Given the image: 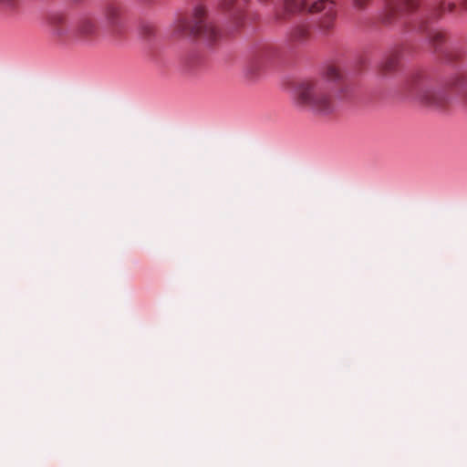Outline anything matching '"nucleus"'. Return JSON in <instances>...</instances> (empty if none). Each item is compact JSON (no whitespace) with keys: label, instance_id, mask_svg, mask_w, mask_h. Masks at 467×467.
<instances>
[{"label":"nucleus","instance_id":"8","mask_svg":"<svg viewBox=\"0 0 467 467\" xmlns=\"http://www.w3.org/2000/svg\"><path fill=\"white\" fill-rule=\"evenodd\" d=\"M104 16L107 25L114 29L120 25L121 22V9L117 4H109L104 9Z\"/></svg>","mask_w":467,"mask_h":467},{"label":"nucleus","instance_id":"11","mask_svg":"<svg viewBox=\"0 0 467 467\" xmlns=\"http://www.w3.org/2000/svg\"><path fill=\"white\" fill-rule=\"evenodd\" d=\"M308 32L307 26L299 25L293 29L291 36L295 40H303L308 36Z\"/></svg>","mask_w":467,"mask_h":467},{"label":"nucleus","instance_id":"12","mask_svg":"<svg viewBox=\"0 0 467 467\" xmlns=\"http://www.w3.org/2000/svg\"><path fill=\"white\" fill-rule=\"evenodd\" d=\"M327 77L329 79H337L340 77L339 70L336 67H329L327 69Z\"/></svg>","mask_w":467,"mask_h":467},{"label":"nucleus","instance_id":"4","mask_svg":"<svg viewBox=\"0 0 467 467\" xmlns=\"http://www.w3.org/2000/svg\"><path fill=\"white\" fill-rule=\"evenodd\" d=\"M451 88V84L433 87L427 83H419L411 88L410 94L424 105L442 107L449 100Z\"/></svg>","mask_w":467,"mask_h":467},{"label":"nucleus","instance_id":"6","mask_svg":"<svg viewBox=\"0 0 467 467\" xmlns=\"http://www.w3.org/2000/svg\"><path fill=\"white\" fill-rule=\"evenodd\" d=\"M417 5V0H388L384 21L386 23H392L396 19L413 11Z\"/></svg>","mask_w":467,"mask_h":467},{"label":"nucleus","instance_id":"5","mask_svg":"<svg viewBox=\"0 0 467 467\" xmlns=\"http://www.w3.org/2000/svg\"><path fill=\"white\" fill-rule=\"evenodd\" d=\"M48 32L53 38L60 41L73 40V24L63 15L55 14L47 18Z\"/></svg>","mask_w":467,"mask_h":467},{"label":"nucleus","instance_id":"16","mask_svg":"<svg viewBox=\"0 0 467 467\" xmlns=\"http://www.w3.org/2000/svg\"><path fill=\"white\" fill-rule=\"evenodd\" d=\"M447 6H448L449 11H451H451H453V10H454V8H455V4H453V3H449V4L447 5Z\"/></svg>","mask_w":467,"mask_h":467},{"label":"nucleus","instance_id":"14","mask_svg":"<svg viewBox=\"0 0 467 467\" xmlns=\"http://www.w3.org/2000/svg\"><path fill=\"white\" fill-rule=\"evenodd\" d=\"M430 37L434 45H438L440 42L443 40L444 36L441 32L435 31L431 34Z\"/></svg>","mask_w":467,"mask_h":467},{"label":"nucleus","instance_id":"9","mask_svg":"<svg viewBox=\"0 0 467 467\" xmlns=\"http://www.w3.org/2000/svg\"><path fill=\"white\" fill-rule=\"evenodd\" d=\"M400 57V52L399 50L389 53L381 63L380 68L382 72L389 73L395 70L398 67Z\"/></svg>","mask_w":467,"mask_h":467},{"label":"nucleus","instance_id":"7","mask_svg":"<svg viewBox=\"0 0 467 467\" xmlns=\"http://www.w3.org/2000/svg\"><path fill=\"white\" fill-rule=\"evenodd\" d=\"M98 32L96 22L91 17H81L73 23V40L90 41Z\"/></svg>","mask_w":467,"mask_h":467},{"label":"nucleus","instance_id":"17","mask_svg":"<svg viewBox=\"0 0 467 467\" xmlns=\"http://www.w3.org/2000/svg\"><path fill=\"white\" fill-rule=\"evenodd\" d=\"M462 6L463 9L467 10V0H462Z\"/></svg>","mask_w":467,"mask_h":467},{"label":"nucleus","instance_id":"10","mask_svg":"<svg viewBox=\"0 0 467 467\" xmlns=\"http://www.w3.org/2000/svg\"><path fill=\"white\" fill-rule=\"evenodd\" d=\"M221 6L223 9H232L234 19H239L242 13L243 5L241 2L237 0H221Z\"/></svg>","mask_w":467,"mask_h":467},{"label":"nucleus","instance_id":"3","mask_svg":"<svg viewBox=\"0 0 467 467\" xmlns=\"http://www.w3.org/2000/svg\"><path fill=\"white\" fill-rule=\"evenodd\" d=\"M285 12L292 14L301 10L322 14L320 25L324 29H330L337 17V7L333 0H316L307 4L306 0H285Z\"/></svg>","mask_w":467,"mask_h":467},{"label":"nucleus","instance_id":"15","mask_svg":"<svg viewBox=\"0 0 467 467\" xmlns=\"http://www.w3.org/2000/svg\"><path fill=\"white\" fill-rule=\"evenodd\" d=\"M369 0H353L354 6L359 10L365 9Z\"/></svg>","mask_w":467,"mask_h":467},{"label":"nucleus","instance_id":"18","mask_svg":"<svg viewBox=\"0 0 467 467\" xmlns=\"http://www.w3.org/2000/svg\"><path fill=\"white\" fill-rule=\"evenodd\" d=\"M259 1H260V2H262V3H265V2H266L267 0H259Z\"/></svg>","mask_w":467,"mask_h":467},{"label":"nucleus","instance_id":"2","mask_svg":"<svg viewBox=\"0 0 467 467\" xmlns=\"http://www.w3.org/2000/svg\"><path fill=\"white\" fill-rule=\"evenodd\" d=\"M173 34L178 36H193L212 44L219 37V32L206 18V10L202 5L178 16L173 24Z\"/></svg>","mask_w":467,"mask_h":467},{"label":"nucleus","instance_id":"1","mask_svg":"<svg viewBox=\"0 0 467 467\" xmlns=\"http://www.w3.org/2000/svg\"><path fill=\"white\" fill-rule=\"evenodd\" d=\"M294 103L301 109L322 116H327L335 110L329 88L324 81L299 83L294 96Z\"/></svg>","mask_w":467,"mask_h":467},{"label":"nucleus","instance_id":"13","mask_svg":"<svg viewBox=\"0 0 467 467\" xmlns=\"http://www.w3.org/2000/svg\"><path fill=\"white\" fill-rule=\"evenodd\" d=\"M19 4L18 0H0V5H4L10 10H15L17 8Z\"/></svg>","mask_w":467,"mask_h":467}]
</instances>
